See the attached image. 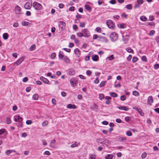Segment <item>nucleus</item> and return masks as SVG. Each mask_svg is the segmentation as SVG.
<instances>
[{
    "label": "nucleus",
    "mask_w": 159,
    "mask_h": 159,
    "mask_svg": "<svg viewBox=\"0 0 159 159\" xmlns=\"http://www.w3.org/2000/svg\"><path fill=\"white\" fill-rule=\"evenodd\" d=\"M107 26L110 29H114L115 27V25L113 21L110 20H108L106 21Z\"/></svg>",
    "instance_id": "nucleus-1"
},
{
    "label": "nucleus",
    "mask_w": 159,
    "mask_h": 159,
    "mask_svg": "<svg viewBox=\"0 0 159 159\" xmlns=\"http://www.w3.org/2000/svg\"><path fill=\"white\" fill-rule=\"evenodd\" d=\"M33 7L35 10H40L42 7V5L37 2H34L33 3Z\"/></svg>",
    "instance_id": "nucleus-2"
},
{
    "label": "nucleus",
    "mask_w": 159,
    "mask_h": 159,
    "mask_svg": "<svg viewBox=\"0 0 159 159\" xmlns=\"http://www.w3.org/2000/svg\"><path fill=\"white\" fill-rule=\"evenodd\" d=\"M111 40L112 41H114L116 40L118 38V35L115 32L112 33L110 36Z\"/></svg>",
    "instance_id": "nucleus-3"
},
{
    "label": "nucleus",
    "mask_w": 159,
    "mask_h": 159,
    "mask_svg": "<svg viewBox=\"0 0 159 159\" xmlns=\"http://www.w3.org/2000/svg\"><path fill=\"white\" fill-rule=\"evenodd\" d=\"M25 58L24 57H22L17 61L13 63L14 66H18L24 60Z\"/></svg>",
    "instance_id": "nucleus-4"
},
{
    "label": "nucleus",
    "mask_w": 159,
    "mask_h": 159,
    "mask_svg": "<svg viewBox=\"0 0 159 159\" xmlns=\"http://www.w3.org/2000/svg\"><path fill=\"white\" fill-rule=\"evenodd\" d=\"M82 32L84 34V37H88L90 35V34L89 31L87 29H84L82 31Z\"/></svg>",
    "instance_id": "nucleus-5"
},
{
    "label": "nucleus",
    "mask_w": 159,
    "mask_h": 159,
    "mask_svg": "<svg viewBox=\"0 0 159 159\" xmlns=\"http://www.w3.org/2000/svg\"><path fill=\"white\" fill-rule=\"evenodd\" d=\"M32 6V2H27L24 5V7L26 9H30Z\"/></svg>",
    "instance_id": "nucleus-6"
},
{
    "label": "nucleus",
    "mask_w": 159,
    "mask_h": 159,
    "mask_svg": "<svg viewBox=\"0 0 159 159\" xmlns=\"http://www.w3.org/2000/svg\"><path fill=\"white\" fill-rule=\"evenodd\" d=\"M59 28L62 30L65 27L66 23L64 22L60 21L59 22Z\"/></svg>",
    "instance_id": "nucleus-7"
},
{
    "label": "nucleus",
    "mask_w": 159,
    "mask_h": 159,
    "mask_svg": "<svg viewBox=\"0 0 159 159\" xmlns=\"http://www.w3.org/2000/svg\"><path fill=\"white\" fill-rule=\"evenodd\" d=\"M15 11L16 14H19L21 11V9L20 7L18 5H17L15 7Z\"/></svg>",
    "instance_id": "nucleus-8"
},
{
    "label": "nucleus",
    "mask_w": 159,
    "mask_h": 159,
    "mask_svg": "<svg viewBox=\"0 0 159 159\" xmlns=\"http://www.w3.org/2000/svg\"><path fill=\"white\" fill-rule=\"evenodd\" d=\"M40 80L46 84H48L49 81L46 78L43 76H41L40 78Z\"/></svg>",
    "instance_id": "nucleus-9"
},
{
    "label": "nucleus",
    "mask_w": 159,
    "mask_h": 159,
    "mask_svg": "<svg viewBox=\"0 0 159 159\" xmlns=\"http://www.w3.org/2000/svg\"><path fill=\"white\" fill-rule=\"evenodd\" d=\"M74 52L77 57H79L80 55V52L78 48H77L75 49Z\"/></svg>",
    "instance_id": "nucleus-10"
},
{
    "label": "nucleus",
    "mask_w": 159,
    "mask_h": 159,
    "mask_svg": "<svg viewBox=\"0 0 159 159\" xmlns=\"http://www.w3.org/2000/svg\"><path fill=\"white\" fill-rule=\"evenodd\" d=\"M153 102V99L152 96H150L148 97V103L151 105Z\"/></svg>",
    "instance_id": "nucleus-11"
},
{
    "label": "nucleus",
    "mask_w": 159,
    "mask_h": 159,
    "mask_svg": "<svg viewBox=\"0 0 159 159\" xmlns=\"http://www.w3.org/2000/svg\"><path fill=\"white\" fill-rule=\"evenodd\" d=\"M127 140V138L125 137H120L118 139V141L120 142H122Z\"/></svg>",
    "instance_id": "nucleus-12"
},
{
    "label": "nucleus",
    "mask_w": 159,
    "mask_h": 159,
    "mask_svg": "<svg viewBox=\"0 0 159 159\" xmlns=\"http://www.w3.org/2000/svg\"><path fill=\"white\" fill-rule=\"evenodd\" d=\"M118 108L121 110H123L125 111H127L128 110L129 108L126 106H120L118 107Z\"/></svg>",
    "instance_id": "nucleus-13"
},
{
    "label": "nucleus",
    "mask_w": 159,
    "mask_h": 159,
    "mask_svg": "<svg viewBox=\"0 0 159 159\" xmlns=\"http://www.w3.org/2000/svg\"><path fill=\"white\" fill-rule=\"evenodd\" d=\"M105 139L103 138H99L97 139V141L99 143H104Z\"/></svg>",
    "instance_id": "nucleus-14"
},
{
    "label": "nucleus",
    "mask_w": 159,
    "mask_h": 159,
    "mask_svg": "<svg viewBox=\"0 0 159 159\" xmlns=\"http://www.w3.org/2000/svg\"><path fill=\"white\" fill-rule=\"evenodd\" d=\"M68 73L69 75H73L75 74V71L74 70L71 69L69 70Z\"/></svg>",
    "instance_id": "nucleus-15"
},
{
    "label": "nucleus",
    "mask_w": 159,
    "mask_h": 159,
    "mask_svg": "<svg viewBox=\"0 0 159 159\" xmlns=\"http://www.w3.org/2000/svg\"><path fill=\"white\" fill-rule=\"evenodd\" d=\"M62 58L63 60L67 63H69L70 62V60L66 56H65Z\"/></svg>",
    "instance_id": "nucleus-16"
},
{
    "label": "nucleus",
    "mask_w": 159,
    "mask_h": 159,
    "mask_svg": "<svg viewBox=\"0 0 159 159\" xmlns=\"http://www.w3.org/2000/svg\"><path fill=\"white\" fill-rule=\"evenodd\" d=\"M67 106L68 108L75 109L76 108V106L74 104H69L67 105Z\"/></svg>",
    "instance_id": "nucleus-17"
},
{
    "label": "nucleus",
    "mask_w": 159,
    "mask_h": 159,
    "mask_svg": "<svg viewBox=\"0 0 159 159\" xmlns=\"http://www.w3.org/2000/svg\"><path fill=\"white\" fill-rule=\"evenodd\" d=\"M70 82L71 85L72 87H74L76 85V81H74L72 79H71L70 80Z\"/></svg>",
    "instance_id": "nucleus-18"
},
{
    "label": "nucleus",
    "mask_w": 159,
    "mask_h": 159,
    "mask_svg": "<svg viewBox=\"0 0 159 159\" xmlns=\"http://www.w3.org/2000/svg\"><path fill=\"white\" fill-rule=\"evenodd\" d=\"M98 59V57L97 55H94L92 57V60L95 61H97Z\"/></svg>",
    "instance_id": "nucleus-19"
},
{
    "label": "nucleus",
    "mask_w": 159,
    "mask_h": 159,
    "mask_svg": "<svg viewBox=\"0 0 159 159\" xmlns=\"http://www.w3.org/2000/svg\"><path fill=\"white\" fill-rule=\"evenodd\" d=\"M63 52L62 51H60L59 52L58 57L59 58H60V59H62L65 56L63 55Z\"/></svg>",
    "instance_id": "nucleus-20"
},
{
    "label": "nucleus",
    "mask_w": 159,
    "mask_h": 159,
    "mask_svg": "<svg viewBox=\"0 0 159 159\" xmlns=\"http://www.w3.org/2000/svg\"><path fill=\"white\" fill-rule=\"evenodd\" d=\"M117 26L119 28L121 29L124 28L126 27V25L124 24H118L117 25Z\"/></svg>",
    "instance_id": "nucleus-21"
},
{
    "label": "nucleus",
    "mask_w": 159,
    "mask_h": 159,
    "mask_svg": "<svg viewBox=\"0 0 159 159\" xmlns=\"http://www.w3.org/2000/svg\"><path fill=\"white\" fill-rule=\"evenodd\" d=\"M55 143V139L52 140L50 144V146L53 148L54 147Z\"/></svg>",
    "instance_id": "nucleus-22"
},
{
    "label": "nucleus",
    "mask_w": 159,
    "mask_h": 159,
    "mask_svg": "<svg viewBox=\"0 0 159 159\" xmlns=\"http://www.w3.org/2000/svg\"><path fill=\"white\" fill-rule=\"evenodd\" d=\"M138 111V112L140 114V115L141 116H143L144 115V113L143 112V111L141 108H139Z\"/></svg>",
    "instance_id": "nucleus-23"
},
{
    "label": "nucleus",
    "mask_w": 159,
    "mask_h": 159,
    "mask_svg": "<svg viewBox=\"0 0 159 159\" xmlns=\"http://www.w3.org/2000/svg\"><path fill=\"white\" fill-rule=\"evenodd\" d=\"M3 38L5 40H7L8 38V34L7 33H4L3 34Z\"/></svg>",
    "instance_id": "nucleus-24"
},
{
    "label": "nucleus",
    "mask_w": 159,
    "mask_h": 159,
    "mask_svg": "<svg viewBox=\"0 0 159 159\" xmlns=\"http://www.w3.org/2000/svg\"><path fill=\"white\" fill-rule=\"evenodd\" d=\"M113 157V155L112 154H108L106 156L105 158L106 159H112Z\"/></svg>",
    "instance_id": "nucleus-25"
},
{
    "label": "nucleus",
    "mask_w": 159,
    "mask_h": 159,
    "mask_svg": "<svg viewBox=\"0 0 159 159\" xmlns=\"http://www.w3.org/2000/svg\"><path fill=\"white\" fill-rule=\"evenodd\" d=\"M77 35L79 37H84V34L82 32H79L77 33Z\"/></svg>",
    "instance_id": "nucleus-26"
},
{
    "label": "nucleus",
    "mask_w": 159,
    "mask_h": 159,
    "mask_svg": "<svg viewBox=\"0 0 159 159\" xmlns=\"http://www.w3.org/2000/svg\"><path fill=\"white\" fill-rule=\"evenodd\" d=\"M126 50L129 53H132L133 52V50L129 47L127 48L126 49Z\"/></svg>",
    "instance_id": "nucleus-27"
},
{
    "label": "nucleus",
    "mask_w": 159,
    "mask_h": 159,
    "mask_svg": "<svg viewBox=\"0 0 159 159\" xmlns=\"http://www.w3.org/2000/svg\"><path fill=\"white\" fill-rule=\"evenodd\" d=\"M140 19L142 21H145L147 20V18L144 16H141Z\"/></svg>",
    "instance_id": "nucleus-28"
},
{
    "label": "nucleus",
    "mask_w": 159,
    "mask_h": 159,
    "mask_svg": "<svg viewBox=\"0 0 159 159\" xmlns=\"http://www.w3.org/2000/svg\"><path fill=\"white\" fill-rule=\"evenodd\" d=\"M33 98L34 100H37L39 98V96L37 94H34L33 96Z\"/></svg>",
    "instance_id": "nucleus-29"
},
{
    "label": "nucleus",
    "mask_w": 159,
    "mask_h": 159,
    "mask_svg": "<svg viewBox=\"0 0 159 159\" xmlns=\"http://www.w3.org/2000/svg\"><path fill=\"white\" fill-rule=\"evenodd\" d=\"M6 122L7 124H10L11 123V120L10 118L7 117V118Z\"/></svg>",
    "instance_id": "nucleus-30"
},
{
    "label": "nucleus",
    "mask_w": 159,
    "mask_h": 159,
    "mask_svg": "<svg viewBox=\"0 0 159 159\" xmlns=\"http://www.w3.org/2000/svg\"><path fill=\"white\" fill-rule=\"evenodd\" d=\"M110 95L111 96L113 97H117V94L114 92H111L110 93Z\"/></svg>",
    "instance_id": "nucleus-31"
},
{
    "label": "nucleus",
    "mask_w": 159,
    "mask_h": 159,
    "mask_svg": "<svg viewBox=\"0 0 159 159\" xmlns=\"http://www.w3.org/2000/svg\"><path fill=\"white\" fill-rule=\"evenodd\" d=\"M106 83V81H102L100 84L99 87L101 88L104 87L105 85V84Z\"/></svg>",
    "instance_id": "nucleus-32"
},
{
    "label": "nucleus",
    "mask_w": 159,
    "mask_h": 159,
    "mask_svg": "<svg viewBox=\"0 0 159 159\" xmlns=\"http://www.w3.org/2000/svg\"><path fill=\"white\" fill-rule=\"evenodd\" d=\"M85 7L86 9L87 10H88L89 11H90L91 10V8L88 5H85Z\"/></svg>",
    "instance_id": "nucleus-33"
},
{
    "label": "nucleus",
    "mask_w": 159,
    "mask_h": 159,
    "mask_svg": "<svg viewBox=\"0 0 159 159\" xmlns=\"http://www.w3.org/2000/svg\"><path fill=\"white\" fill-rule=\"evenodd\" d=\"M86 23L84 22H80V26L81 27H84Z\"/></svg>",
    "instance_id": "nucleus-34"
},
{
    "label": "nucleus",
    "mask_w": 159,
    "mask_h": 159,
    "mask_svg": "<svg viewBox=\"0 0 159 159\" xmlns=\"http://www.w3.org/2000/svg\"><path fill=\"white\" fill-rule=\"evenodd\" d=\"M133 94L135 96H138L139 95V93L138 91H134L133 92Z\"/></svg>",
    "instance_id": "nucleus-35"
},
{
    "label": "nucleus",
    "mask_w": 159,
    "mask_h": 159,
    "mask_svg": "<svg viewBox=\"0 0 159 159\" xmlns=\"http://www.w3.org/2000/svg\"><path fill=\"white\" fill-rule=\"evenodd\" d=\"M132 5L130 4L127 5L126 6V8L128 9L131 10L132 9Z\"/></svg>",
    "instance_id": "nucleus-36"
},
{
    "label": "nucleus",
    "mask_w": 159,
    "mask_h": 159,
    "mask_svg": "<svg viewBox=\"0 0 159 159\" xmlns=\"http://www.w3.org/2000/svg\"><path fill=\"white\" fill-rule=\"evenodd\" d=\"M36 48L35 45L34 44L32 45L30 48V49L31 51H33Z\"/></svg>",
    "instance_id": "nucleus-37"
},
{
    "label": "nucleus",
    "mask_w": 159,
    "mask_h": 159,
    "mask_svg": "<svg viewBox=\"0 0 159 159\" xmlns=\"http://www.w3.org/2000/svg\"><path fill=\"white\" fill-rule=\"evenodd\" d=\"M22 24L24 26H27L29 25V23L27 21H22Z\"/></svg>",
    "instance_id": "nucleus-38"
},
{
    "label": "nucleus",
    "mask_w": 159,
    "mask_h": 159,
    "mask_svg": "<svg viewBox=\"0 0 159 159\" xmlns=\"http://www.w3.org/2000/svg\"><path fill=\"white\" fill-rule=\"evenodd\" d=\"M48 122L47 120H45L44 121L42 124V125L43 126H45L48 125Z\"/></svg>",
    "instance_id": "nucleus-39"
},
{
    "label": "nucleus",
    "mask_w": 159,
    "mask_h": 159,
    "mask_svg": "<svg viewBox=\"0 0 159 159\" xmlns=\"http://www.w3.org/2000/svg\"><path fill=\"white\" fill-rule=\"evenodd\" d=\"M104 98V95L103 94H100L99 95V98L100 100H102Z\"/></svg>",
    "instance_id": "nucleus-40"
},
{
    "label": "nucleus",
    "mask_w": 159,
    "mask_h": 159,
    "mask_svg": "<svg viewBox=\"0 0 159 159\" xmlns=\"http://www.w3.org/2000/svg\"><path fill=\"white\" fill-rule=\"evenodd\" d=\"M16 117H17L18 121L20 122L22 121V119L21 117H20L19 116H18Z\"/></svg>",
    "instance_id": "nucleus-41"
},
{
    "label": "nucleus",
    "mask_w": 159,
    "mask_h": 159,
    "mask_svg": "<svg viewBox=\"0 0 159 159\" xmlns=\"http://www.w3.org/2000/svg\"><path fill=\"white\" fill-rule=\"evenodd\" d=\"M123 40L125 41H127L129 40V36L128 35H126L125 38H124V37L123 36Z\"/></svg>",
    "instance_id": "nucleus-42"
},
{
    "label": "nucleus",
    "mask_w": 159,
    "mask_h": 159,
    "mask_svg": "<svg viewBox=\"0 0 159 159\" xmlns=\"http://www.w3.org/2000/svg\"><path fill=\"white\" fill-rule=\"evenodd\" d=\"M126 134L128 136H130L132 135V133L129 130L127 132Z\"/></svg>",
    "instance_id": "nucleus-43"
},
{
    "label": "nucleus",
    "mask_w": 159,
    "mask_h": 159,
    "mask_svg": "<svg viewBox=\"0 0 159 159\" xmlns=\"http://www.w3.org/2000/svg\"><path fill=\"white\" fill-rule=\"evenodd\" d=\"M12 152V151L11 150H7L5 152V154L7 155H9Z\"/></svg>",
    "instance_id": "nucleus-44"
},
{
    "label": "nucleus",
    "mask_w": 159,
    "mask_h": 159,
    "mask_svg": "<svg viewBox=\"0 0 159 159\" xmlns=\"http://www.w3.org/2000/svg\"><path fill=\"white\" fill-rule=\"evenodd\" d=\"M126 97L124 95H122L121 96L120 99L121 101H124L126 99Z\"/></svg>",
    "instance_id": "nucleus-45"
},
{
    "label": "nucleus",
    "mask_w": 159,
    "mask_h": 159,
    "mask_svg": "<svg viewBox=\"0 0 159 159\" xmlns=\"http://www.w3.org/2000/svg\"><path fill=\"white\" fill-rule=\"evenodd\" d=\"M138 60V58L136 57H133L132 59V61L133 63L136 62Z\"/></svg>",
    "instance_id": "nucleus-46"
},
{
    "label": "nucleus",
    "mask_w": 159,
    "mask_h": 159,
    "mask_svg": "<svg viewBox=\"0 0 159 159\" xmlns=\"http://www.w3.org/2000/svg\"><path fill=\"white\" fill-rule=\"evenodd\" d=\"M76 143H77V142H75V143L73 144H72L71 145V146H70L72 148H73L75 147H77L78 145Z\"/></svg>",
    "instance_id": "nucleus-47"
},
{
    "label": "nucleus",
    "mask_w": 159,
    "mask_h": 159,
    "mask_svg": "<svg viewBox=\"0 0 159 159\" xmlns=\"http://www.w3.org/2000/svg\"><path fill=\"white\" fill-rule=\"evenodd\" d=\"M56 56V55L55 53H52L51 56V58L52 59H54L55 58Z\"/></svg>",
    "instance_id": "nucleus-48"
},
{
    "label": "nucleus",
    "mask_w": 159,
    "mask_h": 159,
    "mask_svg": "<svg viewBox=\"0 0 159 159\" xmlns=\"http://www.w3.org/2000/svg\"><path fill=\"white\" fill-rule=\"evenodd\" d=\"M32 123V121L30 120H26V124L28 125L31 124Z\"/></svg>",
    "instance_id": "nucleus-49"
},
{
    "label": "nucleus",
    "mask_w": 159,
    "mask_h": 159,
    "mask_svg": "<svg viewBox=\"0 0 159 159\" xmlns=\"http://www.w3.org/2000/svg\"><path fill=\"white\" fill-rule=\"evenodd\" d=\"M44 155H46L48 156H49L51 154L50 152L48 151H46L43 153Z\"/></svg>",
    "instance_id": "nucleus-50"
},
{
    "label": "nucleus",
    "mask_w": 159,
    "mask_h": 159,
    "mask_svg": "<svg viewBox=\"0 0 159 159\" xmlns=\"http://www.w3.org/2000/svg\"><path fill=\"white\" fill-rule=\"evenodd\" d=\"M155 33V31L154 30H151L149 33V35L150 36H152Z\"/></svg>",
    "instance_id": "nucleus-51"
},
{
    "label": "nucleus",
    "mask_w": 159,
    "mask_h": 159,
    "mask_svg": "<svg viewBox=\"0 0 159 159\" xmlns=\"http://www.w3.org/2000/svg\"><path fill=\"white\" fill-rule=\"evenodd\" d=\"M147 154L145 152L143 153L141 155V157L143 158H144L146 157Z\"/></svg>",
    "instance_id": "nucleus-52"
},
{
    "label": "nucleus",
    "mask_w": 159,
    "mask_h": 159,
    "mask_svg": "<svg viewBox=\"0 0 159 159\" xmlns=\"http://www.w3.org/2000/svg\"><path fill=\"white\" fill-rule=\"evenodd\" d=\"M142 60L143 61H147V58L145 56H143L142 57Z\"/></svg>",
    "instance_id": "nucleus-53"
},
{
    "label": "nucleus",
    "mask_w": 159,
    "mask_h": 159,
    "mask_svg": "<svg viewBox=\"0 0 159 159\" xmlns=\"http://www.w3.org/2000/svg\"><path fill=\"white\" fill-rule=\"evenodd\" d=\"M52 103L54 104V105H56V100L54 99V98H53L52 99Z\"/></svg>",
    "instance_id": "nucleus-54"
},
{
    "label": "nucleus",
    "mask_w": 159,
    "mask_h": 159,
    "mask_svg": "<svg viewBox=\"0 0 159 159\" xmlns=\"http://www.w3.org/2000/svg\"><path fill=\"white\" fill-rule=\"evenodd\" d=\"M121 16L125 18H126L127 17V15L125 14V13H123L121 14Z\"/></svg>",
    "instance_id": "nucleus-55"
},
{
    "label": "nucleus",
    "mask_w": 159,
    "mask_h": 159,
    "mask_svg": "<svg viewBox=\"0 0 159 159\" xmlns=\"http://www.w3.org/2000/svg\"><path fill=\"white\" fill-rule=\"evenodd\" d=\"M5 130V129H2L0 130V135L2 134L3 133Z\"/></svg>",
    "instance_id": "nucleus-56"
},
{
    "label": "nucleus",
    "mask_w": 159,
    "mask_h": 159,
    "mask_svg": "<svg viewBox=\"0 0 159 159\" xmlns=\"http://www.w3.org/2000/svg\"><path fill=\"white\" fill-rule=\"evenodd\" d=\"M92 72L90 70H87L86 71V74L87 75H91Z\"/></svg>",
    "instance_id": "nucleus-57"
},
{
    "label": "nucleus",
    "mask_w": 159,
    "mask_h": 159,
    "mask_svg": "<svg viewBox=\"0 0 159 159\" xmlns=\"http://www.w3.org/2000/svg\"><path fill=\"white\" fill-rule=\"evenodd\" d=\"M125 120L126 121H128L130 120V118L129 117L126 116L125 117Z\"/></svg>",
    "instance_id": "nucleus-58"
},
{
    "label": "nucleus",
    "mask_w": 159,
    "mask_h": 159,
    "mask_svg": "<svg viewBox=\"0 0 159 159\" xmlns=\"http://www.w3.org/2000/svg\"><path fill=\"white\" fill-rule=\"evenodd\" d=\"M110 2L111 4H114L116 3V0H111L110 1Z\"/></svg>",
    "instance_id": "nucleus-59"
},
{
    "label": "nucleus",
    "mask_w": 159,
    "mask_h": 159,
    "mask_svg": "<svg viewBox=\"0 0 159 159\" xmlns=\"http://www.w3.org/2000/svg\"><path fill=\"white\" fill-rule=\"evenodd\" d=\"M154 68L155 69H157L159 68V64H156L154 66Z\"/></svg>",
    "instance_id": "nucleus-60"
},
{
    "label": "nucleus",
    "mask_w": 159,
    "mask_h": 159,
    "mask_svg": "<svg viewBox=\"0 0 159 159\" xmlns=\"http://www.w3.org/2000/svg\"><path fill=\"white\" fill-rule=\"evenodd\" d=\"M149 20L151 21H153L154 20V17L153 16H150L149 17Z\"/></svg>",
    "instance_id": "nucleus-61"
},
{
    "label": "nucleus",
    "mask_w": 159,
    "mask_h": 159,
    "mask_svg": "<svg viewBox=\"0 0 159 159\" xmlns=\"http://www.w3.org/2000/svg\"><path fill=\"white\" fill-rule=\"evenodd\" d=\"M99 82L98 78H97L94 81V82L96 84H98Z\"/></svg>",
    "instance_id": "nucleus-62"
},
{
    "label": "nucleus",
    "mask_w": 159,
    "mask_h": 159,
    "mask_svg": "<svg viewBox=\"0 0 159 159\" xmlns=\"http://www.w3.org/2000/svg\"><path fill=\"white\" fill-rule=\"evenodd\" d=\"M19 26L18 23L17 22H16L14 23L13 25V27H18Z\"/></svg>",
    "instance_id": "nucleus-63"
},
{
    "label": "nucleus",
    "mask_w": 159,
    "mask_h": 159,
    "mask_svg": "<svg viewBox=\"0 0 159 159\" xmlns=\"http://www.w3.org/2000/svg\"><path fill=\"white\" fill-rule=\"evenodd\" d=\"M156 40L157 42V43L159 45V36H157L156 38Z\"/></svg>",
    "instance_id": "nucleus-64"
}]
</instances>
